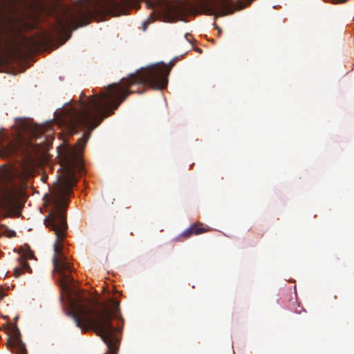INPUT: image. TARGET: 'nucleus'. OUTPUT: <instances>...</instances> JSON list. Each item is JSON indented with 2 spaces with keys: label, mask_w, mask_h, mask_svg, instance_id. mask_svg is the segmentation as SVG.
<instances>
[{
  "label": "nucleus",
  "mask_w": 354,
  "mask_h": 354,
  "mask_svg": "<svg viewBox=\"0 0 354 354\" xmlns=\"http://www.w3.org/2000/svg\"><path fill=\"white\" fill-rule=\"evenodd\" d=\"M21 347H22V348H21V354H27V353H26V350H25V348H24V346H21Z\"/></svg>",
  "instance_id": "nucleus-12"
},
{
  "label": "nucleus",
  "mask_w": 354,
  "mask_h": 354,
  "mask_svg": "<svg viewBox=\"0 0 354 354\" xmlns=\"http://www.w3.org/2000/svg\"><path fill=\"white\" fill-rule=\"evenodd\" d=\"M15 19L10 12L0 6V46L3 43L10 45L9 37L12 33Z\"/></svg>",
  "instance_id": "nucleus-3"
},
{
  "label": "nucleus",
  "mask_w": 354,
  "mask_h": 354,
  "mask_svg": "<svg viewBox=\"0 0 354 354\" xmlns=\"http://www.w3.org/2000/svg\"><path fill=\"white\" fill-rule=\"evenodd\" d=\"M234 0H197L196 9L198 13L210 15H225L232 12Z\"/></svg>",
  "instance_id": "nucleus-2"
},
{
  "label": "nucleus",
  "mask_w": 354,
  "mask_h": 354,
  "mask_svg": "<svg viewBox=\"0 0 354 354\" xmlns=\"http://www.w3.org/2000/svg\"><path fill=\"white\" fill-rule=\"evenodd\" d=\"M188 36H189V35H185V39H186L188 41H189V39Z\"/></svg>",
  "instance_id": "nucleus-14"
},
{
  "label": "nucleus",
  "mask_w": 354,
  "mask_h": 354,
  "mask_svg": "<svg viewBox=\"0 0 354 354\" xmlns=\"http://www.w3.org/2000/svg\"><path fill=\"white\" fill-rule=\"evenodd\" d=\"M16 125L21 133H27L32 138H39L44 133L43 127L26 118L16 119Z\"/></svg>",
  "instance_id": "nucleus-4"
},
{
  "label": "nucleus",
  "mask_w": 354,
  "mask_h": 354,
  "mask_svg": "<svg viewBox=\"0 0 354 354\" xmlns=\"http://www.w3.org/2000/svg\"><path fill=\"white\" fill-rule=\"evenodd\" d=\"M18 147L13 142H10L6 145H3L1 147V153L3 156H10L17 151Z\"/></svg>",
  "instance_id": "nucleus-8"
},
{
  "label": "nucleus",
  "mask_w": 354,
  "mask_h": 354,
  "mask_svg": "<svg viewBox=\"0 0 354 354\" xmlns=\"http://www.w3.org/2000/svg\"><path fill=\"white\" fill-rule=\"evenodd\" d=\"M1 207L6 211L13 212L18 207V194L16 190L8 189L1 198Z\"/></svg>",
  "instance_id": "nucleus-5"
},
{
  "label": "nucleus",
  "mask_w": 354,
  "mask_h": 354,
  "mask_svg": "<svg viewBox=\"0 0 354 354\" xmlns=\"http://www.w3.org/2000/svg\"><path fill=\"white\" fill-rule=\"evenodd\" d=\"M19 265V267L15 268L14 274L15 277H19L24 272H31L32 269L26 259L21 258L20 259Z\"/></svg>",
  "instance_id": "nucleus-7"
},
{
  "label": "nucleus",
  "mask_w": 354,
  "mask_h": 354,
  "mask_svg": "<svg viewBox=\"0 0 354 354\" xmlns=\"http://www.w3.org/2000/svg\"><path fill=\"white\" fill-rule=\"evenodd\" d=\"M13 335H12V341L10 342V344L14 346H21V341L20 339V334L19 329L16 327L13 328Z\"/></svg>",
  "instance_id": "nucleus-9"
},
{
  "label": "nucleus",
  "mask_w": 354,
  "mask_h": 354,
  "mask_svg": "<svg viewBox=\"0 0 354 354\" xmlns=\"http://www.w3.org/2000/svg\"><path fill=\"white\" fill-rule=\"evenodd\" d=\"M254 0H244V3L243 2H240L239 3V9H243V8H245V6L251 4Z\"/></svg>",
  "instance_id": "nucleus-10"
},
{
  "label": "nucleus",
  "mask_w": 354,
  "mask_h": 354,
  "mask_svg": "<svg viewBox=\"0 0 354 354\" xmlns=\"http://www.w3.org/2000/svg\"><path fill=\"white\" fill-rule=\"evenodd\" d=\"M73 277H59V286L68 296L71 313L77 327L82 331L93 330L106 344L108 351L104 354H117L120 338L118 333L122 331L119 327L113 325V318L123 319L120 313V302L111 299L109 302L99 301L96 298L90 297L86 293H75L73 297L71 286Z\"/></svg>",
  "instance_id": "nucleus-1"
},
{
  "label": "nucleus",
  "mask_w": 354,
  "mask_h": 354,
  "mask_svg": "<svg viewBox=\"0 0 354 354\" xmlns=\"http://www.w3.org/2000/svg\"><path fill=\"white\" fill-rule=\"evenodd\" d=\"M208 231V229L203 227L202 223H194L176 237V240L178 241H183L185 239L190 238L193 235H198Z\"/></svg>",
  "instance_id": "nucleus-6"
},
{
  "label": "nucleus",
  "mask_w": 354,
  "mask_h": 354,
  "mask_svg": "<svg viewBox=\"0 0 354 354\" xmlns=\"http://www.w3.org/2000/svg\"><path fill=\"white\" fill-rule=\"evenodd\" d=\"M28 257L29 259H32V258L33 257V253H32V252H30V254H28Z\"/></svg>",
  "instance_id": "nucleus-13"
},
{
  "label": "nucleus",
  "mask_w": 354,
  "mask_h": 354,
  "mask_svg": "<svg viewBox=\"0 0 354 354\" xmlns=\"http://www.w3.org/2000/svg\"><path fill=\"white\" fill-rule=\"evenodd\" d=\"M348 0H327L328 2H330L334 4L337 3H346Z\"/></svg>",
  "instance_id": "nucleus-11"
}]
</instances>
